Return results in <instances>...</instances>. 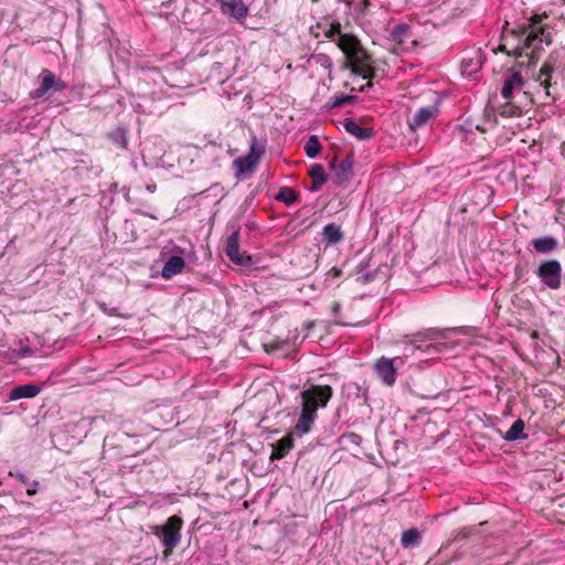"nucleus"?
<instances>
[{"mask_svg":"<svg viewBox=\"0 0 565 565\" xmlns=\"http://www.w3.org/2000/svg\"><path fill=\"white\" fill-rule=\"evenodd\" d=\"M511 36L518 40L514 47L515 58H520L524 54V50H531L530 54H525L529 58L527 66L535 63L540 53L544 50L542 44L550 46L553 43V28L550 24H542V17L533 15L529 22L511 30Z\"/></svg>","mask_w":565,"mask_h":565,"instance_id":"1","label":"nucleus"},{"mask_svg":"<svg viewBox=\"0 0 565 565\" xmlns=\"http://www.w3.org/2000/svg\"><path fill=\"white\" fill-rule=\"evenodd\" d=\"M338 47L348 60L347 65L353 74L367 79H372L375 76V70L371 66V54L355 35L344 34V36L339 38Z\"/></svg>","mask_w":565,"mask_h":565,"instance_id":"2","label":"nucleus"},{"mask_svg":"<svg viewBox=\"0 0 565 565\" xmlns=\"http://www.w3.org/2000/svg\"><path fill=\"white\" fill-rule=\"evenodd\" d=\"M265 151V143L253 136L248 153L246 156L238 157L233 162L235 177L238 180H243L247 174H250L255 170Z\"/></svg>","mask_w":565,"mask_h":565,"instance_id":"3","label":"nucleus"},{"mask_svg":"<svg viewBox=\"0 0 565 565\" xmlns=\"http://www.w3.org/2000/svg\"><path fill=\"white\" fill-rule=\"evenodd\" d=\"M413 340L409 341V343L413 345L414 350H420L428 355H434L438 353H443L444 351H447L449 349V345L446 342H439V343H433L423 345V342L426 341H433L438 339H446L447 338V331L437 329V328H429L424 331L417 332L413 335Z\"/></svg>","mask_w":565,"mask_h":565,"instance_id":"4","label":"nucleus"},{"mask_svg":"<svg viewBox=\"0 0 565 565\" xmlns=\"http://www.w3.org/2000/svg\"><path fill=\"white\" fill-rule=\"evenodd\" d=\"M333 396V390L330 385H310L300 393L301 406L318 412L324 408Z\"/></svg>","mask_w":565,"mask_h":565,"instance_id":"5","label":"nucleus"},{"mask_svg":"<svg viewBox=\"0 0 565 565\" xmlns=\"http://www.w3.org/2000/svg\"><path fill=\"white\" fill-rule=\"evenodd\" d=\"M182 519L178 515L168 518L162 526H157L154 535L161 537L162 545L166 547L164 554L168 555L179 543L181 539Z\"/></svg>","mask_w":565,"mask_h":565,"instance_id":"6","label":"nucleus"},{"mask_svg":"<svg viewBox=\"0 0 565 565\" xmlns=\"http://www.w3.org/2000/svg\"><path fill=\"white\" fill-rule=\"evenodd\" d=\"M541 282L550 289H558L562 279V265L557 259L543 260L535 270Z\"/></svg>","mask_w":565,"mask_h":565,"instance_id":"7","label":"nucleus"},{"mask_svg":"<svg viewBox=\"0 0 565 565\" xmlns=\"http://www.w3.org/2000/svg\"><path fill=\"white\" fill-rule=\"evenodd\" d=\"M39 78L41 81L40 86L30 93V97L33 99H40L47 93L63 92L67 88V84L57 78L55 74L47 68L41 71Z\"/></svg>","mask_w":565,"mask_h":565,"instance_id":"8","label":"nucleus"},{"mask_svg":"<svg viewBox=\"0 0 565 565\" xmlns=\"http://www.w3.org/2000/svg\"><path fill=\"white\" fill-rule=\"evenodd\" d=\"M402 365H404V360L401 356L393 359L382 356L376 360L374 371L385 385L392 386L396 382L397 369Z\"/></svg>","mask_w":565,"mask_h":565,"instance_id":"9","label":"nucleus"},{"mask_svg":"<svg viewBox=\"0 0 565 565\" xmlns=\"http://www.w3.org/2000/svg\"><path fill=\"white\" fill-rule=\"evenodd\" d=\"M239 237L241 228L236 227L226 238L224 252L235 265L248 267L252 265V257L239 253Z\"/></svg>","mask_w":565,"mask_h":565,"instance_id":"10","label":"nucleus"},{"mask_svg":"<svg viewBox=\"0 0 565 565\" xmlns=\"http://www.w3.org/2000/svg\"><path fill=\"white\" fill-rule=\"evenodd\" d=\"M353 163L354 156L352 152L349 153L343 160H341L339 164L337 163V157L329 161V169L334 172L333 182L337 185H340L350 179Z\"/></svg>","mask_w":565,"mask_h":565,"instance_id":"11","label":"nucleus"},{"mask_svg":"<svg viewBox=\"0 0 565 565\" xmlns=\"http://www.w3.org/2000/svg\"><path fill=\"white\" fill-rule=\"evenodd\" d=\"M438 113L439 108L437 104L427 107H420L408 120L409 129L412 131H416L418 128L424 127L430 119L435 118Z\"/></svg>","mask_w":565,"mask_h":565,"instance_id":"12","label":"nucleus"},{"mask_svg":"<svg viewBox=\"0 0 565 565\" xmlns=\"http://www.w3.org/2000/svg\"><path fill=\"white\" fill-rule=\"evenodd\" d=\"M510 73L505 76L501 89V95L504 99H511L515 90H521L525 84L520 72L511 68Z\"/></svg>","mask_w":565,"mask_h":565,"instance_id":"13","label":"nucleus"},{"mask_svg":"<svg viewBox=\"0 0 565 565\" xmlns=\"http://www.w3.org/2000/svg\"><path fill=\"white\" fill-rule=\"evenodd\" d=\"M221 7V11L234 18L237 21H241L246 18L248 9L243 2V0H217Z\"/></svg>","mask_w":565,"mask_h":565,"instance_id":"14","label":"nucleus"},{"mask_svg":"<svg viewBox=\"0 0 565 565\" xmlns=\"http://www.w3.org/2000/svg\"><path fill=\"white\" fill-rule=\"evenodd\" d=\"M317 419V413L313 409H308L301 406L300 416L294 427V433L298 436H302L310 431L311 426Z\"/></svg>","mask_w":565,"mask_h":565,"instance_id":"15","label":"nucleus"},{"mask_svg":"<svg viewBox=\"0 0 565 565\" xmlns=\"http://www.w3.org/2000/svg\"><path fill=\"white\" fill-rule=\"evenodd\" d=\"M42 391V386L38 384H22L14 386L9 393L10 401H18L21 398H33Z\"/></svg>","mask_w":565,"mask_h":565,"instance_id":"16","label":"nucleus"},{"mask_svg":"<svg viewBox=\"0 0 565 565\" xmlns=\"http://www.w3.org/2000/svg\"><path fill=\"white\" fill-rule=\"evenodd\" d=\"M343 127L350 135L359 140H369L374 136V130L371 127H361L353 118H344Z\"/></svg>","mask_w":565,"mask_h":565,"instance_id":"17","label":"nucleus"},{"mask_svg":"<svg viewBox=\"0 0 565 565\" xmlns=\"http://www.w3.org/2000/svg\"><path fill=\"white\" fill-rule=\"evenodd\" d=\"M531 246L539 254H551L558 248V241L554 236H541L531 241Z\"/></svg>","mask_w":565,"mask_h":565,"instance_id":"18","label":"nucleus"},{"mask_svg":"<svg viewBox=\"0 0 565 565\" xmlns=\"http://www.w3.org/2000/svg\"><path fill=\"white\" fill-rule=\"evenodd\" d=\"M321 235L322 242L326 243L327 246L335 245L344 237L341 226L335 223H328L324 225Z\"/></svg>","mask_w":565,"mask_h":565,"instance_id":"19","label":"nucleus"},{"mask_svg":"<svg viewBox=\"0 0 565 565\" xmlns=\"http://www.w3.org/2000/svg\"><path fill=\"white\" fill-rule=\"evenodd\" d=\"M185 266V262L183 257L173 255L168 258V260L164 263V266L161 270V276L164 279H170L173 276L180 274Z\"/></svg>","mask_w":565,"mask_h":565,"instance_id":"20","label":"nucleus"},{"mask_svg":"<svg viewBox=\"0 0 565 565\" xmlns=\"http://www.w3.org/2000/svg\"><path fill=\"white\" fill-rule=\"evenodd\" d=\"M294 443L290 436L282 437L273 446L270 458L273 460L282 459L292 448Z\"/></svg>","mask_w":565,"mask_h":565,"instance_id":"21","label":"nucleus"},{"mask_svg":"<svg viewBox=\"0 0 565 565\" xmlns=\"http://www.w3.org/2000/svg\"><path fill=\"white\" fill-rule=\"evenodd\" d=\"M422 542V533L416 527L404 531L401 535V545L406 548H414Z\"/></svg>","mask_w":565,"mask_h":565,"instance_id":"22","label":"nucleus"},{"mask_svg":"<svg viewBox=\"0 0 565 565\" xmlns=\"http://www.w3.org/2000/svg\"><path fill=\"white\" fill-rule=\"evenodd\" d=\"M524 422L519 418L516 419L510 429L504 434L503 439L507 441H515V440H524L527 438V435L524 434Z\"/></svg>","mask_w":565,"mask_h":565,"instance_id":"23","label":"nucleus"},{"mask_svg":"<svg viewBox=\"0 0 565 565\" xmlns=\"http://www.w3.org/2000/svg\"><path fill=\"white\" fill-rule=\"evenodd\" d=\"M337 443L339 445V448L342 450H350L352 446L360 447L362 443V437L356 433H347L342 434L338 439Z\"/></svg>","mask_w":565,"mask_h":565,"instance_id":"24","label":"nucleus"},{"mask_svg":"<svg viewBox=\"0 0 565 565\" xmlns=\"http://www.w3.org/2000/svg\"><path fill=\"white\" fill-rule=\"evenodd\" d=\"M411 34V26L407 23H398L393 26L390 33L392 41L396 43H404Z\"/></svg>","mask_w":565,"mask_h":565,"instance_id":"25","label":"nucleus"},{"mask_svg":"<svg viewBox=\"0 0 565 565\" xmlns=\"http://www.w3.org/2000/svg\"><path fill=\"white\" fill-rule=\"evenodd\" d=\"M108 138L111 140L114 145L121 149H127L128 147V131L124 127H117L113 131L108 134Z\"/></svg>","mask_w":565,"mask_h":565,"instance_id":"26","label":"nucleus"},{"mask_svg":"<svg viewBox=\"0 0 565 565\" xmlns=\"http://www.w3.org/2000/svg\"><path fill=\"white\" fill-rule=\"evenodd\" d=\"M277 201L284 202L286 205L290 206L300 201L299 194L294 191L291 188H280L278 193L275 195Z\"/></svg>","mask_w":565,"mask_h":565,"instance_id":"27","label":"nucleus"},{"mask_svg":"<svg viewBox=\"0 0 565 565\" xmlns=\"http://www.w3.org/2000/svg\"><path fill=\"white\" fill-rule=\"evenodd\" d=\"M358 100V96L355 95H344V94H340V95H337L334 97H332L326 105H324V108L327 110H331L335 107H340L342 105H348V104H354L355 102Z\"/></svg>","mask_w":565,"mask_h":565,"instance_id":"28","label":"nucleus"},{"mask_svg":"<svg viewBox=\"0 0 565 565\" xmlns=\"http://www.w3.org/2000/svg\"><path fill=\"white\" fill-rule=\"evenodd\" d=\"M321 151V143L319 141L318 136L311 135L306 145H305V152L308 158L313 159L316 158Z\"/></svg>","mask_w":565,"mask_h":565,"instance_id":"29","label":"nucleus"},{"mask_svg":"<svg viewBox=\"0 0 565 565\" xmlns=\"http://www.w3.org/2000/svg\"><path fill=\"white\" fill-rule=\"evenodd\" d=\"M13 476V473H10ZM14 477L24 486H26V494L29 497H33L38 492L39 481L33 480L30 481V479L25 476V473L18 471Z\"/></svg>","mask_w":565,"mask_h":565,"instance_id":"30","label":"nucleus"},{"mask_svg":"<svg viewBox=\"0 0 565 565\" xmlns=\"http://www.w3.org/2000/svg\"><path fill=\"white\" fill-rule=\"evenodd\" d=\"M366 264H360L356 268L358 278L356 280L361 284H369L376 278V270L374 271H365Z\"/></svg>","mask_w":565,"mask_h":565,"instance_id":"31","label":"nucleus"},{"mask_svg":"<svg viewBox=\"0 0 565 565\" xmlns=\"http://www.w3.org/2000/svg\"><path fill=\"white\" fill-rule=\"evenodd\" d=\"M309 175L313 181H317L318 183H326L328 180V175L323 167L319 163H315L310 167Z\"/></svg>","mask_w":565,"mask_h":565,"instance_id":"32","label":"nucleus"},{"mask_svg":"<svg viewBox=\"0 0 565 565\" xmlns=\"http://www.w3.org/2000/svg\"><path fill=\"white\" fill-rule=\"evenodd\" d=\"M345 33H342L340 22H332L327 30H324L326 38L330 39L338 45V39L344 36Z\"/></svg>","mask_w":565,"mask_h":565,"instance_id":"33","label":"nucleus"},{"mask_svg":"<svg viewBox=\"0 0 565 565\" xmlns=\"http://www.w3.org/2000/svg\"><path fill=\"white\" fill-rule=\"evenodd\" d=\"M554 72V67L548 64V63H545L542 67H541V71H540V76H539V79H541L542 77H544V79L542 81L541 85L547 90L548 87L551 86V82H550V78H551V75L552 73Z\"/></svg>","mask_w":565,"mask_h":565,"instance_id":"34","label":"nucleus"},{"mask_svg":"<svg viewBox=\"0 0 565 565\" xmlns=\"http://www.w3.org/2000/svg\"><path fill=\"white\" fill-rule=\"evenodd\" d=\"M317 63H319L322 67L329 70V73L332 71V60L327 54H317L313 55Z\"/></svg>","mask_w":565,"mask_h":565,"instance_id":"35","label":"nucleus"},{"mask_svg":"<svg viewBox=\"0 0 565 565\" xmlns=\"http://www.w3.org/2000/svg\"><path fill=\"white\" fill-rule=\"evenodd\" d=\"M461 67L465 73L472 74L477 72V70L480 67L478 63L473 64L472 60H466L463 58L461 62Z\"/></svg>","mask_w":565,"mask_h":565,"instance_id":"36","label":"nucleus"},{"mask_svg":"<svg viewBox=\"0 0 565 565\" xmlns=\"http://www.w3.org/2000/svg\"><path fill=\"white\" fill-rule=\"evenodd\" d=\"M504 41H505V43L500 44V45H499V47H498V51H500V52H504V53H507L508 55H512V56H514V57H515V55H514V47H515V45H513V46H512V50H511V51H509V50L507 49V47H508V41H509V39L507 38Z\"/></svg>","mask_w":565,"mask_h":565,"instance_id":"37","label":"nucleus"},{"mask_svg":"<svg viewBox=\"0 0 565 565\" xmlns=\"http://www.w3.org/2000/svg\"><path fill=\"white\" fill-rule=\"evenodd\" d=\"M33 353H34V352H33V350H32V349H30V348L25 347V348H21V349L19 350L18 355H19L20 358H28V356H31Z\"/></svg>","mask_w":565,"mask_h":565,"instance_id":"38","label":"nucleus"},{"mask_svg":"<svg viewBox=\"0 0 565 565\" xmlns=\"http://www.w3.org/2000/svg\"><path fill=\"white\" fill-rule=\"evenodd\" d=\"M324 183H318L317 181L312 180V184L308 188L310 192L319 191Z\"/></svg>","mask_w":565,"mask_h":565,"instance_id":"39","label":"nucleus"},{"mask_svg":"<svg viewBox=\"0 0 565 565\" xmlns=\"http://www.w3.org/2000/svg\"><path fill=\"white\" fill-rule=\"evenodd\" d=\"M372 87H373V83H372L371 81H369L366 84L362 85V86L359 88V92H361V93H367Z\"/></svg>","mask_w":565,"mask_h":565,"instance_id":"40","label":"nucleus"},{"mask_svg":"<svg viewBox=\"0 0 565 565\" xmlns=\"http://www.w3.org/2000/svg\"><path fill=\"white\" fill-rule=\"evenodd\" d=\"M330 274L333 276V277H340L342 275V270L337 268V267H333L331 268L330 270Z\"/></svg>","mask_w":565,"mask_h":565,"instance_id":"41","label":"nucleus"},{"mask_svg":"<svg viewBox=\"0 0 565 565\" xmlns=\"http://www.w3.org/2000/svg\"><path fill=\"white\" fill-rule=\"evenodd\" d=\"M340 310H341V305L339 302H337V301L333 302L332 303V311L337 315V313L340 312Z\"/></svg>","mask_w":565,"mask_h":565,"instance_id":"42","label":"nucleus"},{"mask_svg":"<svg viewBox=\"0 0 565 565\" xmlns=\"http://www.w3.org/2000/svg\"><path fill=\"white\" fill-rule=\"evenodd\" d=\"M146 189H147L148 192L153 193L157 190V185L156 184H148L146 186Z\"/></svg>","mask_w":565,"mask_h":565,"instance_id":"43","label":"nucleus"},{"mask_svg":"<svg viewBox=\"0 0 565 565\" xmlns=\"http://www.w3.org/2000/svg\"><path fill=\"white\" fill-rule=\"evenodd\" d=\"M462 130L470 131L471 130V125L466 122L465 126H462Z\"/></svg>","mask_w":565,"mask_h":565,"instance_id":"44","label":"nucleus"},{"mask_svg":"<svg viewBox=\"0 0 565 565\" xmlns=\"http://www.w3.org/2000/svg\"><path fill=\"white\" fill-rule=\"evenodd\" d=\"M354 388H355V391H356V396H359V395H360V392H361V387H360L359 385H355V387H354Z\"/></svg>","mask_w":565,"mask_h":565,"instance_id":"45","label":"nucleus"},{"mask_svg":"<svg viewBox=\"0 0 565 565\" xmlns=\"http://www.w3.org/2000/svg\"><path fill=\"white\" fill-rule=\"evenodd\" d=\"M363 395H364V401H366L367 399L366 392H364Z\"/></svg>","mask_w":565,"mask_h":565,"instance_id":"46","label":"nucleus"},{"mask_svg":"<svg viewBox=\"0 0 565 565\" xmlns=\"http://www.w3.org/2000/svg\"><path fill=\"white\" fill-rule=\"evenodd\" d=\"M558 2H561L562 4H565V0H558Z\"/></svg>","mask_w":565,"mask_h":565,"instance_id":"47","label":"nucleus"}]
</instances>
